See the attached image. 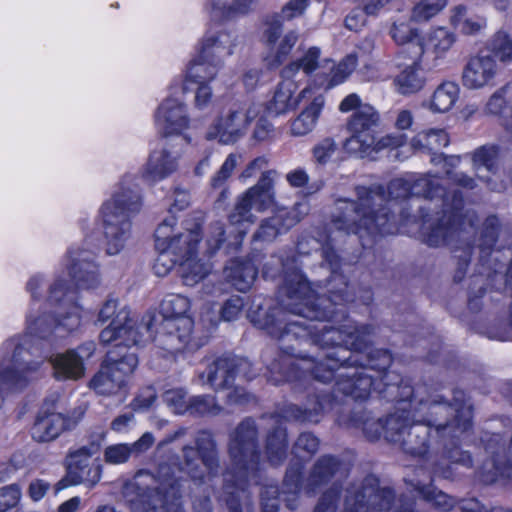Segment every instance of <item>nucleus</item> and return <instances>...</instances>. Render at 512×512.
I'll use <instances>...</instances> for the list:
<instances>
[{
	"label": "nucleus",
	"instance_id": "obj_1",
	"mask_svg": "<svg viewBox=\"0 0 512 512\" xmlns=\"http://www.w3.org/2000/svg\"><path fill=\"white\" fill-rule=\"evenodd\" d=\"M332 233L330 230L328 234H319V238L303 236L297 243L300 254H309L310 248L321 250L323 261L330 270V276L324 284L326 293L318 294L298 269L291 272L285 270L284 283L279 289L278 306L265 309L259 304L256 310L251 308L249 311L251 322L277 339L279 349L285 354L279 355L267 366L268 375L273 364H277L275 372L284 370L283 358H293L296 347L303 342L317 345L321 349H330L342 343L362 349L368 343V339H354V335L361 333L369 336V325H357L352 321L338 328L311 324L314 321L334 319L338 313L343 314V304L353 299L348 281L340 271L341 259L332 246L335 240ZM282 266L286 269L287 264L282 263Z\"/></svg>",
	"mask_w": 512,
	"mask_h": 512
},
{
	"label": "nucleus",
	"instance_id": "obj_2",
	"mask_svg": "<svg viewBox=\"0 0 512 512\" xmlns=\"http://www.w3.org/2000/svg\"><path fill=\"white\" fill-rule=\"evenodd\" d=\"M368 339L362 349H356L346 343L334 345L323 355L321 360L311 357L290 358L284 357L285 369L275 372L277 364L270 367L268 381L275 385L283 382L305 381L314 379L321 383H328L335 378L334 391L350 396L355 400L366 399L372 389L383 393L386 389L401 390L397 411L389 415L384 421L383 434L385 438L394 443L403 440L411 424L408 398L412 395V387L403 384L401 377L394 371H387L392 363V357L387 350H370L373 328L370 335L358 333L354 339Z\"/></svg>",
	"mask_w": 512,
	"mask_h": 512
},
{
	"label": "nucleus",
	"instance_id": "obj_3",
	"mask_svg": "<svg viewBox=\"0 0 512 512\" xmlns=\"http://www.w3.org/2000/svg\"><path fill=\"white\" fill-rule=\"evenodd\" d=\"M356 200L339 199L338 214L333 216L332 228L345 234L365 236L393 232L394 214L387 205L409 197H423L433 201L435 193L443 191L440 180L429 174L416 179L396 178L385 190L381 185L357 186Z\"/></svg>",
	"mask_w": 512,
	"mask_h": 512
},
{
	"label": "nucleus",
	"instance_id": "obj_4",
	"mask_svg": "<svg viewBox=\"0 0 512 512\" xmlns=\"http://www.w3.org/2000/svg\"><path fill=\"white\" fill-rule=\"evenodd\" d=\"M228 455L230 466L223 475L225 501L230 512H241L239 493L260 481L258 430L253 419H244L230 433Z\"/></svg>",
	"mask_w": 512,
	"mask_h": 512
},
{
	"label": "nucleus",
	"instance_id": "obj_5",
	"mask_svg": "<svg viewBox=\"0 0 512 512\" xmlns=\"http://www.w3.org/2000/svg\"><path fill=\"white\" fill-rule=\"evenodd\" d=\"M420 389L408 398L413 417L432 428L440 437L458 438L472 425V406L467 402L463 391L456 390L453 402H444L440 395L419 397Z\"/></svg>",
	"mask_w": 512,
	"mask_h": 512
},
{
	"label": "nucleus",
	"instance_id": "obj_6",
	"mask_svg": "<svg viewBox=\"0 0 512 512\" xmlns=\"http://www.w3.org/2000/svg\"><path fill=\"white\" fill-rule=\"evenodd\" d=\"M433 201L441 203L442 215L423 222L421 235L429 246L449 244L474 226L475 213L469 210L463 212V197L458 191L449 194L443 188L442 192L435 193Z\"/></svg>",
	"mask_w": 512,
	"mask_h": 512
},
{
	"label": "nucleus",
	"instance_id": "obj_7",
	"mask_svg": "<svg viewBox=\"0 0 512 512\" xmlns=\"http://www.w3.org/2000/svg\"><path fill=\"white\" fill-rule=\"evenodd\" d=\"M141 198L137 190L121 187L100 210L106 253L119 254L131 236V214L139 212Z\"/></svg>",
	"mask_w": 512,
	"mask_h": 512
},
{
	"label": "nucleus",
	"instance_id": "obj_8",
	"mask_svg": "<svg viewBox=\"0 0 512 512\" xmlns=\"http://www.w3.org/2000/svg\"><path fill=\"white\" fill-rule=\"evenodd\" d=\"M117 308V300L108 299L99 311V322L105 323L111 320L99 335L101 343H115L116 347H130L145 344L152 339L154 321L152 315H145L141 322L137 323L130 317L129 310Z\"/></svg>",
	"mask_w": 512,
	"mask_h": 512
},
{
	"label": "nucleus",
	"instance_id": "obj_9",
	"mask_svg": "<svg viewBox=\"0 0 512 512\" xmlns=\"http://www.w3.org/2000/svg\"><path fill=\"white\" fill-rule=\"evenodd\" d=\"M277 176L276 170L264 171L255 185L237 197L234 208L228 216L231 225H251L257 219L252 212L253 209L262 213L275 205Z\"/></svg>",
	"mask_w": 512,
	"mask_h": 512
},
{
	"label": "nucleus",
	"instance_id": "obj_10",
	"mask_svg": "<svg viewBox=\"0 0 512 512\" xmlns=\"http://www.w3.org/2000/svg\"><path fill=\"white\" fill-rule=\"evenodd\" d=\"M342 512H413L411 507L402 511L393 509L394 493L389 488H380L374 476L361 482L349 483L343 489Z\"/></svg>",
	"mask_w": 512,
	"mask_h": 512
},
{
	"label": "nucleus",
	"instance_id": "obj_11",
	"mask_svg": "<svg viewBox=\"0 0 512 512\" xmlns=\"http://www.w3.org/2000/svg\"><path fill=\"white\" fill-rule=\"evenodd\" d=\"M115 356V351L108 352L106 360L89 381L90 389L98 395L111 396L124 389L138 366L135 352H126L120 358Z\"/></svg>",
	"mask_w": 512,
	"mask_h": 512
},
{
	"label": "nucleus",
	"instance_id": "obj_12",
	"mask_svg": "<svg viewBox=\"0 0 512 512\" xmlns=\"http://www.w3.org/2000/svg\"><path fill=\"white\" fill-rule=\"evenodd\" d=\"M99 445L91 443L74 450L66 456V476L58 482V489L83 484L88 488L95 487L102 477V465L92 456L99 451Z\"/></svg>",
	"mask_w": 512,
	"mask_h": 512
},
{
	"label": "nucleus",
	"instance_id": "obj_13",
	"mask_svg": "<svg viewBox=\"0 0 512 512\" xmlns=\"http://www.w3.org/2000/svg\"><path fill=\"white\" fill-rule=\"evenodd\" d=\"M196 447L184 446V471L194 481L202 482L206 475L214 476L219 469V457L215 439L207 431H201L195 438Z\"/></svg>",
	"mask_w": 512,
	"mask_h": 512
},
{
	"label": "nucleus",
	"instance_id": "obj_14",
	"mask_svg": "<svg viewBox=\"0 0 512 512\" xmlns=\"http://www.w3.org/2000/svg\"><path fill=\"white\" fill-rule=\"evenodd\" d=\"M260 112L261 106L257 104L231 108L226 115L218 117L208 127L205 138L208 141L217 140L223 145L234 144L245 135Z\"/></svg>",
	"mask_w": 512,
	"mask_h": 512
},
{
	"label": "nucleus",
	"instance_id": "obj_15",
	"mask_svg": "<svg viewBox=\"0 0 512 512\" xmlns=\"http://www.w3.org/2000/svg\"><path fill=\"white\" fill-rule=\"evenodd\" d=\"M176 218L167 216L155 230L156 249L168 250L178 264L194 256L201 239L200 228L174 233Z\"/></svg>",
	"mask_w": 512,
	"mask_h": 512
},
{
	"label": "nucleus",
	"instance_id": "obj_16",
	"mask_svg": "<svg viewBox=\"0 0 512 512\" xmlns=\"http://www.w3.org/2000/svg\"><path fill=\"white\" fill-rule=\"evenodd\" d=\"M379 124V112L372 105L360 106L346 123L350 137L345 140L344 148L351 153H364L372 148Z\"/></svg>",
	"mask_w": 512,
	"mask_h": 512
},
{
	"label": "nucleus",
	"instance_id": "obj_17",
	"mask_svg": "<svg viewBox=\"0 0 512 512\" xmlns=\"http://www.w3.org/2000/svg\"><path fill=\"white\" fill-rule=\"evenodd\" d=\"M485 452L489 459L482 465V480L493 483L498 477L512 479V438L507 447L499 434L491 435L485 440Z\"/></svg>",
	"mask_w": 512,
	"mask_h": 512
},
{
	"label": "nucleus",
	"instance_id": "obj_18",
	"mask_svg": "<svg viewBox=\"0 0 512 512\" xmlns=\"http://www.w3.org/2000/svg\"><path fill=\"white\" fill-rule=\"evenodd\" d=\"M206 375V383L214 389L229 388L236 377L251 379V363L239 357H220L208 365L206 371L200 375L203 379Z\"/></svg>",
	"mask_w": 512,
	"mask_h": 512
},
{
	"label": "nucleus",
	"instance_id": "obj_19",
	"mask_svg": "<svg viewBox=\"0 0 512 512\" xmlns=\"http://www.w3.org/2000/svg\"><path fill=\"white\" fill-rule=\"evenodd\" d=\"M305 203H296L291 208H277L274 213L261 221L253 235L254 241L272 242L279 235L287 233L307 214Z\"/></svg>",
	"mask_w": 512,
	"mask_h": 512
},
{
	"label": "nucleus",
	"instance_id": "obj_20",
	"mask_svg": "<svg viewBox=\"0 0 512 512\" xmlns=\"http://www.w3.org/2000/svg\"><path fill=\"white\" fill-rule=\"evenodd\" d=\"M84 414L85 408L79 406L67 415L55 412L40 415L32 426V438L39 443L51 442L64 431L75 428Z\"/></svg>",
	"mask_w": 512,
	"mask_h": 512
},
{
	"label": "nucleus",
	"instance_id": "obj_21",
	"mask_svg": "<svg viewBox=\"0 0 512 512\" xmlns=\"http://www.w3.org/2000/svg\"><path fill=\"white\" fill-rule=\"evenodd\" d=\"M95 352V343L90 341L83 343L75 349L64 353H57L49 357L55 379L78 380L85 374L84 361L91 358Z\"/></svg>",
	"mask_w": 512,
	"mask_h": 512
},
{
	"label": "nucleus",
	"instance_id": "obj_22",
	"mask_svg": "<svg viewBox=\"0 0 512 512\" xmlns=\"http://www.w3.org/2000/svg\"><path fill=\"white\" fill-rule=\"evenodd\" d=\"M73 291H68L62 281H56L50 288L49 302L55 306L53 327H63L68 332L80 325V307L74 301Z\"/></svg>",
	"mask_w": 512,
	"mask_h": 512
},
{
	"label": "nucleus",
	"instance_id": "obj_23",
	"mask_svg": "<svg viewBox=\"0 0 512 512\" xmlns=\"http://www.w3.org/2000/svg\"><path fill=\"white\" fill-rule=\"evenodd\" d=\"M193 321L191 318L162 320L156 330L154 341L163 350L176 353L190 345Z\"/></svg>",
	"mask_w": 512,
	"mask_h": 512
},
{
	"label": "nucleus",
	"instance_id": "obj_24",
	"mask_svg": "<svg viewBox=\"0 0 512 512\" xmlns=\"http://www.w3.org/2000/svg\"><path fill=\"white\" fill-rule=\"evenodd\" d=\"M498 74V65L491 55L472 57L462 72V84L470 90H478L493 84Z\"/></svg>",
	"mask_w": 512,
	"mask_h": 512
},
{
	"label": "nucleus",
	"instance_id": "obj_25",
	"mask_svg": "<svg viewBox=\"0 0 512 512\" xmlns=\"http://www.w3.org/2000/svg\"><path fill=\"white\" fill-rule=\"evenodd\" d=\"M68 259L69 274L79 288L89 289L98 285V269L93 261V251L71 248L68 251Z\"/></svg>",
	"mask_w": 512,
	"mask_h": 512
},
{
	"label": "nucleus",
	"instance_id": "obj_26",
	"mask_svg": "<svg viewBox=\"0 0 512 512\" xmlns=\"http://www.w3.org/2000/svg\"><path fill=\"white\" fill-rule=\"evenodd\" d=\"M155 118L156 125L164 136L180 134L189 125L186 107L175 98L165 99L159 106Z\"/></svg>",
	"mask_w": 512,
	"mask_h": 512
},
{
	"label": "nucleus",
	"instance_id": "obj_27",
	"mask_svg": "<svg viewBox=\"0 0 512 512\" xmlns=\"http://www.w3.org/2000/svg\"><path fill=\"white\" fill-rule=\"evenodd\" d=\"M181 154V149H174L173 147H164L159 151H153L143 170V177L151 182L168 177L177 170Z\"/></svg>",
	"mask_w": 512,
	"mask_h": 512
},
{
	"label": "nucleus",
	"instance_id": "obj_28",
	"mask_svg": "<svg viewBox=\"0 0 512 512\" xmlns=\"http://www.w3.org/2000/svg\"><path fill=\"white\" fill-rule=\"evenodd\" d=\"M449 136L444 129H427L417 133L412 141V147L420 152L432 153V163H440L442 161L449 160L450 165H454L459 162V158L455 156L446 157L443 154H437L436 152L449 144Z\"/></svg>",
	"mask_w": 512,
	"mask_h": 512
},
{
	"label": "nucleus",
	"instance_id": "obj_29",
	"mask_svg": "<svg viewBox=\"0 0 512 512\" xmlns=\"http://www.w3.org/2000/svg\"><path fill=\"white\" fill-rule=\"evenodd\" d=\"M282 79L268 106V110L276 115L295 109L303 99L312 94V89L307 86L297 96H294L297 90L296 80L286 77H282Z\"/></svg>",
	"mask_w": 512,
	"mask_h": 512
},
{
	"label": "nucleus",
	"instance_id": "obj_30",
	"mask_svg": "<svg viewBox=\"0 0 512 512\" xmlns=\"http://www.w3.org/2000/svg\"><path fill=\"white\" fill-rule=\"evenodd\" d=\"M445 441L448 439L451 440V447L449 444L445 442L444 449L440 458L430 456L428 459V464L431 466L432 472L436 476H440L443 478H451V464H459L465 467H470L472 465V459L470 454L467 451H463L458 448V446L454 445L453 440L455 438L451 437H443ZM458 437L457 439H459Z\"/></svg>",
	"mask_w": 512,
	"mask_h": 512
},
{
	"label": "nucleus",
	"instance_id": "obj_31",
	"mask_svg": "<svg viewBox=\"0 0 512 512\" xmlns=\"http://www.w3.org/2000/svg\"><path fill=\"white\" fill-rule=\"evenodd\" d=\"M238 37L225 30L215 33H207L201 42L199 51L206 57L219 60L224 64L225 58L232 55L237 46Z\"/></svg>",
	"mask_w": 512,
	"mask_h": 512
},
{
	"label": "nucleus",
	"instance_id": "obj_32",
	"mask_svg": "<svg viewBox=\"0 0 512 512\" xmlns=\"http://www.w3.org/2000/svg\"><path fill=\"white\" fill-rule=\"evenodd\" d=\"M257 274V267L251 260H232L224 269L227 281L240 292L250 289Z\"/></svg>",
	"mask_w": 512,
	"mask_h": 512
},
{
	"label": "nucleus",
	"instance_id": "obj_33",
	"mask_svg": "<svg viewBox=\"0 0 512 512\" xmlns=\"http://www.w3.org/2000/svg\"><path fill=\"white\" fill-rule=\"evenodd\" d=\"M412 419L413 421L403 440H401L400 445L409 454L424 456L427 453L428 439L433 430L425 423L419 422L417 417L414 418L412 416Z\"/></svg>",
	"mask_w": 512,
	"mask_h": 512
},
{
	"label": "nucleus",
	"instance_id": "obj_34",
	"mask_svg": "<svg viewBox=\"0 0 512 512\" xmlns=\"http://www.w3.org/2000/svg\"><path fill=\"white\" fill-rule=\"evenodd\" d=\"M456 42V35L444 27L432 30L427 39V53L433 56L430 68L439 66Z\"/></svg>",
	"mask_w": 512,
	"mask_h": 512
},
{
	"label": "nucleus",
	"instance_id": "obj_35",
	"mask_svg": "<svg viewBox=\"0 0 512 512\" xmlns=\"http://www.w3.org/2000/svg\"><path fill=\"white\" fill-rule=\"evenodd\" d=\"M450 13V24L465 35H476L487 26L486 18L474 14L464 5L453 7Z\"/></svg>",
	"mask_w": 512,
	"mask_h": 512
},
{
	"label": "nucleus",
	"instance_id": "obj_36",
	"mask_svg": "<svg viewBox=\"0 0 512 512\" xmlns=\"http://www.w3.org/2000/svg\"><path fill=\"white\" fill-rule=\"evenodd\" d=\"M324 103L325 99L323 95L315 96L312 102L291 122V134L294 136H305L309 134L316 126Z\"/></svg>",
	"mask_w": 512,
	"mask_h": 512
},
{
	"label": "nucleus",
	"instance_id": "obj_37",
	"mask_svg": "<svg viewBox=\"0 0 512 512\" xmlns=\"http://www.w3.org/2000/svg\"><path fill=\"white\" fill-rule=\"evenodd\" d=\"M320 55L319 48L310 47L300 58L286 65L281 71V76L301 81L302 78H298L300 71H302L303 77H306L320 67Z\"/></svg>",
	"mask_w": 512,
	"mask_h": 512
},
{
	"label": "nucleus",
	"instance_id": "obj_38",
	"mask_svg": "<svg viewBox=\"0 0 512 512\" xmlns=\"http://www.w3.org/2000/svg\"><path fill=\"white\" fill-rule=\"evenodd\" d=\"M223 64L219 60L206 57L199 51L187 68V78L199 84L213 80Z\"/></svg>",
	"mask_w": 512,
	"mask_h": 512
},
{
	"label": "nucleus",
	"instance_id": "obj_39",
	"mask_svg": "<svg viewBox=\"0 0 512 512\" xmlns=\"http://www.w3.org/2000/svg\"><path fill=\"white\" fill-rule=\"evenodd\" d=\"M460 88L453 81H444L434 90L430 102L429 109L437 113L448 112L459 99Z\"/></svg>",
	"mask_w": 512,
	"mask_h": 512
},
{
	"label": "nucleus",
	"instance_id": "obj_40",
	"mask_svg": "<svg viewBox=\"0 0 512 512\" xmlns=\"http://www.w3.org/2000/svg\"><path fill=\"white\" fill-rule=\"evenodd\" d=\"M341 466V462L333 456L324 455L319 458L313 466L309 477L308 485L311 490H314L316 487L329 481L333 476L340 472Z\"/></svg>",
	"mask_w": 512,
	"mask_h": 512
},
{
	"label": "nucleus",
	"instance_id": "obj_41",
	"mask_svg": "<svg viewBox=\"0 0 512 512\" xmlns=\"http://www.w3.org/2000/svg\"><path fill=\"white\" fill-rule=\"evenodd\" d=\"M417 60L413 56V63L403 69L395 79L397 90L403 95L416 93L424 86L425 79L421 75Z\"/></svg>",
	"mask_w": 512,
	"mask_h": 512
},
{
	"label": "nucleus",
	"instance_id": "obj_42",
	"mask_svg": "<svg viewBox=\"0 0 512 512\" xmlns=\"http://www.w3.org/2000/svg\"><path fill=\"white\" fill-rule=\"evenodd\" d=\"M211 17L215 20L231 18L249 12L256 0H209Z\"/></svg>",
	"mask_w": 512,
	"mask_h": 512
},
{
	"label": "nucleus",
	"instance_id": "obj_43",
	"mask_svg": "<svg viewBox=\"0 0 512 512\" xmlns=\"http://www.w3.org/2000/svg\"><path fill=\"white\" fill-rule=\"evenodd\" d=\"M287 433L286 429L278 426L267 436L266 455L272 465L281 464L287 456Z\"/></svg>",
	"mask_w": 512,
	"mask_h": 512
},
{
	"label": "nucleus",
	"instance_id": "obj_44",
	"mask_svg": "<svg viewBox=\"0 0 512 512\" xmlns=\"http://www.w3.org/2000/svg\"><path fill=\"white\" fill-rule=\"evenodd\" d=\"M390 34L394 41L399 45H407L412 49L415 58H419L424 53V48L419 39L418 31L412 28L408 23H394Z\"/></svg>",
	"mask_w": 512,
	"mask_h": 512
},
{
	"label": "nucleus",
	"instance_id": "obj_45",
	"mask_svg": "<svg viewBox=\"0 0 512 512\" xmlns=\"http://www.w3.org/2000/svg\"><path fill=\"white\" fill-rule=\"evenodd\" d=\"M178 265L180 276L186 286L196 285L210 272V266L198 259L197 253Z\"/></svg>",
	"mask_w": 512,
	"mask_h": 512
},
{
	"label": "nucleus",
	"instance_id": "obj_46",
	"mask_svg": "<svg viewBox=\"0 0 512 512\" xmlns=\"http://www.w3.org/2000/svg\"><path fill=\"white\" fill-rule=\"evenodd\" d=\"M162 320H177L180 318H190L187 312L190 309V301L187 297L180 294L167 295L161 305Z\"/></svg>",
	"mask_w": 512,
	"mask_h": 512
},
{
	"label": "nucleus",
	"instance_id": "obj_47",
	"mask_svg": "<svg viewBox=\"0 0 512 512\" xmlns=\"http://www.w3.org/2000/svg\"><path fill=\"white\" fill-rule=\"evenodd\" d=\"M472 161L476 170L483 167L496 173L500 164V148L494 144L483 145L473 152Z\"/></svg>",
	"mask_w": 512,
	"mask_h": 512
},
{
	"label": "nucleus",
	"instance_id": "obj_48",
	"mask_svg": "<svg viewBox=\"0 0 512 512\" xmlns=\"http://www.w3.org/2000/svg\"><path fill=\"white\" fill-rule=\"evenodd\" d=\"M352 425L361 428L370 440L378 439L383 434L384 422L381 419H375L367 411H355L351 416Z\"/></svg>",
	"mask_w": 512,
	"mask_h": 512
},
{
	"label": "nucleus",
	"instance_id": "obj_49",
	"mask_svg": "<svg viewBox=\"0 0 512 512\" xmlns=\"http://www.w3.org/2000/svg\"><path fill=\"white\" fill-rule=\"evenodd\" d=\"M414 487L424 500L442 511H449L455 505V500L452 497L432 485H425L421 481H417Z\"/></svg>",
	"mask_w": 512,
	"mask_h": 512
},
{
	"label": "nucleus",
	"instance_id": "obj_50",
	"mask_svg": "<svg viewBox=\"0 0 512 512\" xmlns=\"http://www.w3.org/2000/svg\"><path fill=\"white\" fill-rule=\"evenodd\" d=\"M222 412V407L212 395H197L189 398L186 413L194 416H216Z\"/></svg>",
	"mask_w": 512,
	"mask_h": 512
},
{
	"label": "nucleus",
	"instance_id": "obj_51",
	"mask_svg": "<svg viewBox=\"0 0 512 512\" xmlns=\"http://www.w3.org/2000/svg\"><path fill=\"white\" fill-rule=\"evenodd\" d=\"M447 0H420L412 8L411 20L417 23L427 22L443 11Z\"/></svg>",
	"mask_w": 512,
	"mask_h": 512
},
{
	"label": "nucleus",
	"instance_id": "obj_52",
	"mask_svg": "<svg viewBox=\"0 0 512 512\" xmlns=\"http://www.w3.org/2000/svg\"><path fill=\"white\" fill-rule=\"evenodd\" d=\"M488 47L500 62H512V37L506 31H497L489 40Z\"/></svg>",
	"mask_w": 512,
	"mask_h": 512
},
{
	"label": "nucleus",
	"instance_id": "obj_53",
	"mask_svg": "<svg viewBox=\"0 0 512 512\" xmlns=\"http://www.w3.org/2000/svg\"><path fill=\"white\" fill-rule=\"evenodd\" d=\"M357 58L355 55H348L341 61L337 67L332 65L330 69L329 78L320 81L321 85H326V88H332L335 85L342 83L356 68Z\"/></svg>",
	"mask_w": 512,
	"mask_h": 512
},
{
	"label": "nucleus",
	"instance_id": "obj_54",
	"mask_svg": "<svg viewBox=\"0 0 512 512\" xmlns=\"http://www.w3.org/2000/svg\"><path fill=\"white\" fill-rule=\"evenodd\" d=\"M323 410V404L318 397H315L311 406L299 407L297 405H289L285 411L286 417L293 418L302 422L319 421V416Z\"/></svg>",
	"mask_w": 512,
	"mask_h": 512
},
{
	"label": "nucleus",
	"instance_id": "obj_55",
	"mask_svg": "<svg viewBox=\"0 0 512 512\" xmlns=\"http://www.w3.org/2000/svg\"><path fill=\"white\" fill-rule=\"evenodd\" d=\"M508 92V85H504L501 88L497 89L488 99L484 111L486 114L499 116L501 119V124L505 127L506 130L512 132L511 129H508L505 125V120L512 117V109L508 114H503L504 109L506 108V94Z\"/></svg>",
	"mask_w": 512,
	"mask_h": 512
},
{
	"label": "nucleus",
	"instance_id": "obj_56",
	"mask_svg": "<svg viewBox=\"0 0 512 512\" xmlns=\"http://www.w3.org/2000/svg\"><path fill=\"white\" fill-rule=\"evenodd\" d=\"M301 469L302 468L300 465L290 466L285 474L284 493H287L292 496V498L285 499L286 505L290 510H294L296 508L294 501L300 489Z\"/></svg>",
	"mask_w": 512,
	"mask_h": 512
},
{
	"label": "nucleus",
	"instance_id": "obj_57",
	"mask_svg": "<svg viewBox=\"0 0 512 512\" xmlns=\"http://www.w3.org/2000/svg\"><path fill=\"white\" fill-rule=\"evenodd\" d=\"M242 156L238 153H230L219 170L211 178L213 188H222L226 181L232 176L233 171L241 161Z\"/></svg>",
	"mask_w": 512,
	"mask_h": 512
},
{
	"label": "nucleus",
	"instance_id": "obj_58",
	"mask_svg": "<svg viewBox=\"0 0 512 512\" xmlns=\"http://www.w3.org/2000/svg\"><path fill=\"white\" fill-rule=\"evenodd\" d=\"M499 220L495 216H490L484 223L481 234L479 248L483 253H489L498 239Z\"/></svg>",
	"mask_w": 512,
	"mask_h": 512
},
{
	"label": "nucleus",
	"instance_id": "obj_59",
	"mask_svg": "<svg viewBox=\"0 0 512 512\" xmlns=\"http://www.w3.org/2000/svg\"><path fill=\"white\" fill-rule=\"evenodd\" d=\"M163 401L176 414H184L188 408L186 400V391L182 388L167 390L163 393Z\"/></svg>",
	"mask_w": 512,
	"mask_h": 512
},
{
	"label": "nucleus",
	"instance_id": "obj_60",
	"mask_svg": "<svg viewBox=\"0 0 512 512\" xmlns=\"http://www.w3.org/2000/svg\"><path fill=\"white\" fill-rule=\"evenodd\" d=\"M132 455L129 444L124 443L110 445L104 451L105 462L113 465L127 462Z\"/></svg>",
	"mask_w": 512,
	"mask_h": 512
},
{
	"label": "nucleus",
	"instance_id": "obj_61",
	"mask_svg": "<svg viewBox=\"0 0 512 512\" xmlns=\"http://www.w3.org/2000/svg\"><path fill=\"white\" fill-rule=\"evenodd\" d=\"M339 497L340 491L337 485L334 484L330 489L322 494L314 508V512H336Z\"/></svg>",
	"mask_w": 512,
	"mask_h": 512
},
{
	"label": "nucleus",
	"instance_id": "obj_62",
	"mask_svg": "<svg viewBox=\"0 0 512 512\" xmlns=\"http://www.w3.org/2000/svg\"><path fill=\"white\" fill-rule=\"evenodd\" d=\"M337 150V144L332 138H325L313 148V156L317 163L326 164Z\"/></svg>",
	"mask_w": 512,
	"mask_h": 512
},
{
	"label": "nucleus",
	"instance_id": "obj_63",
	"mask_svg": "<svg viewBox=\"0 0 512 512\" xmlns=\"http://www.w3.org/2000/svg\"><path fill=\"white\" fill-rule=\"evenodd\" d=\"M319 440L311 433H302L294 446L295 453L302 456L301 453L311 456L318 451Z\"/></svg>",
	"mask_w": 512,
	"mask_h": 512
},
{
	"label": "nucleus",
	"instance_id": "obj_64",
	"mask_svg": "<svg viewBox=\"0 0 512 512\" xmlns=\"http://www.w3.org/2000/svg\"><path fill=\"white\" fill-rule=\"evenodd\" d=\"M157 250L159 251V255L154 262L153 270L157 276L164 277L171 271L175 264H178V260H176L168 250Z\"/></svg>",
	"mask_w": 512,
	"mask_h": 512
}]
</instances>
